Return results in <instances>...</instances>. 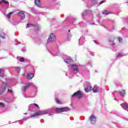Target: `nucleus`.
Masks as SVG:
<instances>
[{
  "label": "nucleus",
  "mask_w": 128,
  "mask_h": 128,
  "mask_svg": "<svg viewBox=\"0 0 128 128\" xmlns=\"http://www.w3.org/2000/svg\"><path fill=\"white\" fill-rule=\"evenodd\" d=\"M18 16H20V18L22 20H24L26 18V15L24 14V12L23 11H21L18 13Z\"/></svg>",
  "instance_id": "obj_8"
},
{
  "label": "nucleus",
  "mask_w": 128,
  "mask_h": 128,
  "mask_svg": "<svg viewBox=\"0 0 128 128\" xmlns=\"http://www.w3.org/2000/svg\"><path fill=\"white\" fill-rule=\"evenodd\" d=\"M34 108V104H31L29 106L28 110H30V112H32Z\"/></svg>",
  "instance_id": "obj_16"
},
{
  "label": "nucleus",
  "mask_w": 128,
  "mask_h": 128,
  "mask_svg": "<svg viewBox=\"0 0 128 128\" xmlns=\"http://www.w3.org/2000/svg\"><path fill=\"white\" fill-rule=\"evenodd\" d=\"M32 26H34V25L32 24H28L26 26V28H32Z\"/></svg>",
  "instance_id": "obj_21"
},
{
  "label": "nucleus",
  "mask_w": 128,
  "mask_h": 128,
  "mask_svg": "<svg viewBox=\"0 0 128 128\" xmlns=\"http://www.w3.org/2000/svg\"><path fill=\"white\" fill-rule=\"evenodd\" d=\"M66 76H68V74H66Z\"/></svg>",
  "instance_id": "obj_45"
},
{
  "label": "nucleus",
  "mask_w": 128,
  "mask_h": 128,
  "mask_svg": "<svg viewBox=\"0 0 128 128\" xmlns=\"http://www.w3.org/2000/svg\"><path fill=\"white\" fill-rule=\"evenodd\" d=\"M90 122L93 124H96V117L94 114L91 115L90 117Z\"/></svg>",
  "instance_id": "obj_7"
},
{
  "label": "nucleus",
  "mask_w": 128,
  "mask_h": 128,
  "mask_svg": "<svg viewBox=\"0 0 128 128\" xmlns=\"http://www.w3.org/2000/svg\"><path fill=\"white\" fill-rule=\"evenodd\" d=\"M1 36V38H4V40H6V36Z\"/></svg>",
  "instance_id": "obj_33"
},
{
  "label": "nucleus",
  "mask_w": 128,
  "mask_h": 128,
  "mask_svg": "<svg viewBox=\"0 0 128 128\" xmlns=\"http://www.w3.org/2000/svg\"><path fill=\"white\" fill-rule=\"evenodd\" d=\"M104 0H102L100 2V4H104Z\"/></svg>",
  "instance_id": "obj_38"
},
{
  "label": "nucleus",
  "mask_w": 128,
  "mask_h": 128,
  "mask_svg": "<svg viewBox=\"0 0 128 128\" xmlns=\"http://www.w3.org/2000/svg\"><path fill=\"white\" fill-rule=\"evenodd\" d=\"M70 32V30H68V32Z\"/></svg>",
  "instance_id": "obj_42"
},
{
  "label": "nucleus",
  "mask_w": 128,
  "mask_h": 128,
  "mask_svg": "<svg viewBox=\"0 0 128 128\" xmlns=\"http://www.w3.org/2000/svg\"><path fill=\"white\" fill-rule=\"evenodd\" d=\"M124 55L122 53H118V54L116 56L117 58H120V56H124Z\"/></svg>",
  "instance_id": "obj_22"
},
{
  "label": "nucleus",
  "mask_w": 128,
  "mask_h": 128,
  "mask_svg": "<svg viewBox=\"0 0 128 128\" xmlns=\"http://www.w3.org/2000/svg\"><path fill=\"white\" fill-rule=\"evenodd\" d=\"M0 76H4V69H0Z\"/></svg>",
  "instance_id": "obj_19"
},
{
  "label": "nucleus",
  "mask_w": 128,
  "mask_h": 128,
  "mask_svg": "<svg viewBox=\"0 0 128 128\" xmlns=\"http://www.w3.org/2000/svg\"><path fill=\"white\" fill-rule=\"evenodd\" d=\"M74 20H76V18H72V22H74Z\"/></svg>",
  "instance_id": "obj_40"
},
{
  "label": "nucleus",
  "mask_w": 128,
  "mask_h": 128,
  "mask_svg": "<svg viewBox=\"0 0 128 128\" xmlns=\"http://www.w3.org/2000/svg\"><path fill=\"white\" fill-rule=\"evenodd\" d=\"M12 14H14L13 12H10L8 15H7V17L8 18L9 20L10 18V16H12Z\"/></svg>",
  "instance_id": "obj_20"
},
{
  "label": "nucleus",
  "mask_w": 128,
  "mask_h": 128,
  "mask_svg": "<svg viewBox=\"0 0 128 128\" xmlns=\"http://www.w3.org/2000/svg\"><path fill=\"white\" fill-rule=\"evenodd\" d=\"M120 106L124 110H127L128 112V104L127 103H123L122 104H120Z\"/></svg>",
  "instance_id": "obj_10"
},
{
  "label": "nucleus",
  "mask_w": 128,
  "mask_h": 128,
  "mask_svg": "<svg viewBox=\"0 0 128 128\" xmlns=\"http://www.w3.org/2000/svg\"><path fill=\"white\" fill-rule=\"evenodd\" d=\"M24 114H26V113Z\"/></svg>",
  "instance_id": "obj_44"
},
{
  "label": "nucleus",
  "mask_w": 128,
  "mask_h": 128,
  "mask_svg": "<svg viewBox=\"0 0 128 128\" xmlns=\"http://www.w3.org/2000/svg\"><path fill=\"white\" fill-rule=\"evenodd\" d=\"M35 5L38 8L40 7V0H34Z\"/></svg>",
  "instance_id": "obj_11"
},
{
  "label": "nucleus",
  "mask_w": 128,
  "mask_h": 128,
  "mask_svg": "<svg viewBox=\"0 0 128 128\" xmlns=\"http://www.w3.org/2000/svg\"><path fill=\"white\" fill-rule=\"evenodd\" d=\"M0 106L1 108H4V103H0Z\"/></svg>",
  "instance_id": "obj_28"
},
{
  "label": "nucleus",
  "mask_w": 128,
  "mask_h": 128,
  "mask_svg": "<svg viewBox=\"0 0 128 128\" xmlns=\"http://www.w3.org/2000/svg\"><path fill=\"white\" fill-rule=\"evenodd\" d=\"M92 90H93L94 92H98V86H95L93 88H92Z\"/></svg>",
  "instance_id": "obj_15"
},
{
  "label": "nucleus",
  "mask_w": 128,
  "mask_h": 128,
  "mask_svg": "<svg viewBox=\"0 0 128 128\" xmlns=\"http://www.w3.org/2000/svg\"><path fill=\"white\" fill-rule=\"evenodd\" d=\"M22 52H26V48H24L22 49Z\"/></svg>",
  "instance_id": "obj_34"
},
{
  "label": "nucleus",
  "mask_w": 128,
  "mask_h": 128,
  "mask_svg": "<svg viewBox=\"0 0 128 128\" xmlns=\"http://www.w3.org/2000/svg\"><path fill=\"white\" fill-rule=\"evenodd\" d=\"M34 74H28L26 75V78H28V80H32V78H34Z\"/></svg>",
  "instance_id": "obj_13"
},
{
  "label": "nucleus",
  "mask_w": 128,
  "mask_h": 128,
  "mask_svg": "<svg viewBox=\"0 0 128 128\" xmlns=\"http://www.w3.org/2000/svg\"><path fill=\"white\" fill-rule=\"evenodd\" d=\"M33 106H36V108H40V107H38V105L36 103L33 104Z\"/></svg>",
  "instance_id": "obj_30"
},
{
  "label": "nucleus",
  "mask_w": 128,
  "mask_h": 128,
  "mask_svg": "<svg viewBox=\"0 0 128 128\" xmlns=\"http://www.w3.org/2000/svg\"><path fill=\"white\" fill-rule=\"evenodd\" d=\"M8 92H10V94H12V90H11L8 89Z\"/></svg>",
  "instance_id": "obj_31"
},
{
  "label": "nucleus",
  "mask_w": 128,
  "mask_h": 128,
  "mask_svg": "<svg viewBox=\"0 0 128 128\" xmlns=\"http://www.w3.org/2000/svg\"><path fill=\"white\" fill-rule=\"evenodd\" d=\"M56 112V111L54 108L52 107V108L46 110L39 111L35 114L30 116V118H34V116H42V114H49V116H52L53 114H54Z\"/></svg>",
  "instance_id": "obj_1"
},
{
  "label": "nucleus",
  "mask_w": 128,
  "mask_h": 128,
  "mask_svg": "<svg viewBox=\"0 0 128 128\" xmlns=\"http://www.w3.org/2000/svg\"><path fill=\"white\" fill-rule=\"evenodd\" d=\"M56 36L54 34H51L49 38L47 40V44H50V42H54L56 40Z\"/></svg>",
  "instance_id": "obj_5"
},
{
  "label": "nucleus",
  "mask_w": 128,
  "mask_h": 128,
  "mask_svg": "<svg viewBox=\"0 0 128 128\" xmlns=\"http://www.w3.org/2000/svg\"><path fill=\"white\" fill-rule=\"evenodd\" d=\"M25 86L27 88H30V83H28L27 84H26V86Z\"/></svg>",
  "instance_id": "obj_25"
},
{
  "label": "nucleus",
  "mask_w": 128,
  "mask_h": 128,
  "mask_svg": "<svg viewBox=\"0 0 128 128\" xmlns=\"http://www.w3.org/2000/svg\"><path fill=\"white\" fill-rule=\"evenodd\" d=\"M118 6V4H114L113 8H116Z\"/></svg>",
  "instance_id": "obj_37"
},
{
  "label": "nucleus",
  "mask_w": 128,
  "mask_h": 128,
  "mask_svg": "<svg viewBox=\"0 0 128 128\" xmlns=\"http://www.w3.org/2000/svg\"><path fill=\"white\" fill-rule=\"evenodd\" d=\"M68 110H70V109L68 107L56 108V112H68Z\"/></svg>",
  "instance_id": "obj_4"
},
{
  "label": "nucleus",
  "mask_w": 128,
  "mask_h": 128,
  "mask_svg": "<svg viewBox=\"0 0 128 128\" xmlns=\"http://www.w3.org/2000/svg\"><path fill=\"white\" fill-rule=\"evenodd\" d=\"M28 120V118H23V120Z\"/></svg>",
  "instance_id": "obj_36"
},
{
  "label": "nucleus",
  "mask_w": 128,
  "mask_h": 128,
  "mask_svg": "<svg viewBox=\"0 0 128 128\" xmlns=\"http://www.w3.org/2000/svg\"><path fill=\"white\" fill-rule=\"evenodd\" d=\"M16 70L18 72H20V67H17L16 68Z\"/></svg>",
  "instance_id": "obj_24"
},
{
  "label": "nucleus",
  "mask_w": 128,
  "mask_h": 128,
  "mask_svg": "<svg viewBox=\"0 0 128 128\" xmlns=\"http://www.w3.org/2000/svg\"><path fill=\"white\" fill-rule=\"evenodd\" d=\"M93 4H96V0H92Z\"/></svg>",
  "instance_id": "obj_39"
},
{
  "label": "nucleus",
  "mask_w": 128,
  "mask_h": 128,
  "mask_svg": "<svg viewBox=\"0 0 128 128\" xmlns=\"http://www.w3.org/2000/svg\"><path fill=\"white\" fill-rule=\"evenodd\" d=\"M15 44H16V45L18 44V43H16Z\"/></svg>",
  "instance_id": "obj_43"
},
{
  "label": "nucleus",
  "mask_w": 128,
  "mask_h": 128,
  "mask_svg": "<svg viewBox=\"0 0 128 128\" xmlns=\"http://www.w3.org/2000/svg\"><path fill=\"white\" fill-rule=\"evenodd\" d=\"M118 40H119L120 42V44H122V38H119Z\"/></svg>",
  "instance_id": "obj_29"
},
{
  "label": "nucleus",
  "mask_w": 128,
  "mask_h": 128,
  "mask_svg": "<svg viewBox=\"0 0 128 128\" xmlns=\"http://www.w3.org/2000/svg\"><path fill=\"white\" fill-rule=\"evenodd\" d=\"M120 96H124L126 94V90H122V91L120 92Z\"/></svg>",
  "instance_id": "obj_18"
},
{
  "label": "nucleus",
  "mask_w": 128,
  "mask_h": 128,
  "mask_svg": "<svg viewBox=\"0 0 128 128\" xmlns=\"http://www.w3.org/2000/svg\"><path fill=\"white\" fill-rule=\"evenodd\" d=\"M92 87L90 86H88L86 88H85V92H90L92 90Z\"/></svg>",
  "instance_id": "obj_14"
},
{
  "label": "nucleus",
  "mask_w": 128,
  "mask_h": 128,
  "mask_svg": "<svg viewBox=\"0 0 128 128\" xmlns=\"http://www.w3.org/2000/svg\"><path fill=\"white\" fill-rule=\"evenodd\" d=\"M102 14H106V15H108V14H110V12H108V10H104V11L102 12Z\"/></svg>",
  "instance_id": "obj_17"
},
{
  "label": "nucleus",
  "mask_w": 128,
  "mask_h": 128,
  "mask_svg": "<svg viewBox=\"0 0 128 128\" xmlns=\"http://www.w3.org/2000/svg\"><path fill=\"white\" fill-rule=\"evenodd\" d=\"M64 61L66 64H69V66H71L72 72L73 74H76L78 72V66L76 64H72L74 60L72 58H65L64 59Z\"/></svg>",
  "instance_id": "obj_2"
},
{
  "label": "nucleus",
  "mask_w": 128,
  "mask_h": 128,
  "mask_svg": "<svg viewBox=\"0 0 128 128\" xmlns=\"http://www.w3.org/2000/svg\"><path fill=\"white\" fill-rule=\"evenodd\" d=\"M6 88H8V84L4 82L2 84L0 87V94H1L4 92Z\"/></svg>",
  "instance_id": "obj_3"
},
{
  "label": "nucleus",
  "mask_w": 128,
  "mask_h": 128,
  "mask_svg": "<svg viewBox=\"0 0 128 128\" xmlns=\"http://www.w3.org/2000/svg\"><path fill=\"white\" fill-rule=\"evenodd\" d=\"M110 32H112V30H110Z\"/></svg>",
  "instance_id": "obj_46"
},
{
  "label": "nucleus",
  "mask_w": 128,
  "mask_h": 128,
  "mask_svg": "<svg viewBox=\"0 0 128 128\" xmlns=\"http://www.w3.org/2000/svg\"><path fill=\"white\" fill-rule=\"evenodd\" d=\"M26 88H26V86H24L23 88H22V92H26Z\"/></svg>",
  "instance_id": "obj_27"
},
{
  "label": "nucleus",
  "mask_w": 128,
  "mask_h": 128,
  "mask_svg": "<svg viewBox=\"0 0 128 128\" xmlns=\"http://www.w3.org/2000/svg\"><path fill=\"white\" fill-rule=\"evenodd\" d=\"M74 96L78 98H82V92L78 90L77 92H74V94L72 95V98Z\"/></svg>",
  "instance_id": "obj_6"
},
{
  "label": "nucleus",
  "mask_w": 128,
  "mask_h": 128,
  "mask_svg": "<svg viewBox=\"0 0 128 128\" xmlns=\"http://www.w3.org/2000/svg\"><path fill=\"white\" fill-rule=\"evenodd\" d=\"M55 100L57 104H60V100H58V98H55Z\"/></svg>",
  "instance_id": "obj_23"
},
{
  "label": "nucleus",
  "mask_w": 128,
  "mask_h": 128,
  "mask_svg": "<svg viewBox=\"0 0 128 128\" xmlns=\"http://www.w3.org/2000/svg\"><path fill=\"white\" fill-rule=\"evenodd\" d=\"M84 44V36H82L78 40L79 46H82Z\"/></svg>",
  "instance_id": "obj_9"
},
{
  "label": "nucleus",
  "mask_w": 128,
  "mask_h": 128,
  "mask_svg": "<svg viewBox=\"0 0 128 128\" xmlns=\"http://www.w3.org/2000/svg\"><path fill=\"white\" fill-rule=\"evenodd\" d=\"M30 84L32 86H34V83H30Z\"/></svg>",
  "instance_id": "obj_35"
},
{
  "label": "nucleus",
  "mask_w": 128,
  "mask_h": 128,
  "mask_svg": "<svg viewBox=\"0 0 128 128\" xmlns=\"http://www.w3.org/2000/svg\"><path fill=\"white\" fill-rule=\"evenodd\" d=\"M20 62H24V58H20Z\"/></svg>",
  "instance_id": "obj_26"
},
{
  "label": "nucleus",
  "mask_w": 128,
  "mask_h": 128,
  "mask_svg": "<svg viewBox=\"0 0 128 128\" xmlns=\"http://www.w3.org/2000/svg\"><path fill=\"white\" fill-rule=\"evenodd\" d=\"M110 44L112 46H114V42H112V41H111Z\"/></svg>",
  "instance_id": "obj_32"
},
{
  "label": "nucleus",
  "mask_w": 128,
  "mask_h": 128,
  "mask_svg": "<svg viewBox=\"0 0 128 128\" xmlns=\"http://www.w3.org/2000/svg\"><path fill=\"white\" fill-rule=\"evenodd\" d=\"M88 14H92V12L86 10L82 13V16H88Z\"/></svg>",
  "instance_id": "obj_12"
},
{
  "label": "nucleus",
  "mask_w": 128,
  "mask_h": 128,
  "mask_svg": "<svg viewBox=\"0 0 128 128\" xmlns=\"http://www.w3.org/2000/svg\"><path fill=\"white\" fill-rule=\"evenodd\" d=\"M94 42L95 44H98V43H96V40H94Z\"/></svg>",
  "instance_id": "obj_41"
}]
</instances>
